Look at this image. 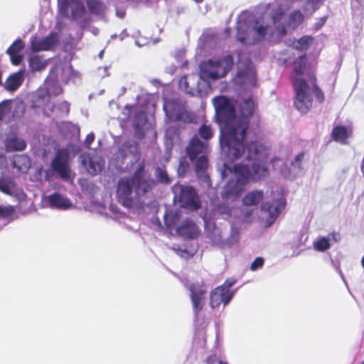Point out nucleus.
I'll return each mask as SVG.
<instances>
[{"mask_svg": "<svg viewBox=\"0 0 364 364\" xmlns=\"http://www.w3.org/2000/svg\"><path fill=\"white\" fill-rule=\"evenodd\" d=\"M216 118L223 124L220 144L227 149L244 141L248 133L257 137L262 134L261 117L258 105L252 99L243 100L236 114L235 105L226 96L214 97Z\"/></svg>", "mask_w": 364, "mask_h": 364, "instance_id": "obj_1", "label": "nucleus"}, {"mask_svg": "<svg viewBox=\"0 0 364 364\" xmlns=\"http://www.w3.org/2000/svg\"><path fill=\"white\" fill-rule=\"evenodd\" d=\"M244 155L246 160L252 161L250 169L252 181H257L269 175L266 161L269 155V149L265 144L257 139L244 140L226 150V156L232 161Z\"/></svg>", "mask_w": 364, "mask_h": 364, "instance_id": "obj_2", "label": "nucleus"}, {"mask_svg": "<svg viewBox=\"0 0 364 364\" xmlns=\"http://www.w3.org/2000/svg\"><path fill=\"white\" fill-rule=\"evenodd\" d=\"M234 59L231 55H227L218 60H208L201 64L203 74L211 80H218L225 77L232 69Z\"/></svg>", "mask_w": 364, "mask_h": 364, "instance_id": "obj_3", "label": "nucleus"}, {"mask_svg": "<svg viewBox=\"0 0 364 364\" xmlns=\"http://www.w3.org/2000/svg\"><path fill=\"white\" fill-rule=\"evenodd\" d=\"M292 85L295 92L294 105L298 111L306 114L311 107L313 102L310 87L307 81L302 77L294 79Z\"/></svg>", "mask_w": 364, "mask_h": 364, "instance_id": "obj_4", "label": "nucleus"}, {"mask_svg": "<svg viewBox=\"0 0 364 364\" xmlns=\"http://www.w3.org/2000/svg\"><path fill=\"white\" fill-rule=\"evenodd\" d=\"M175 194L174 198L177 199L182 208L191 210H197L200 208V201L196 190L190 186L175 184L173 187Z\"/></svg>", "mask_w": 364, "mask_h": 364, "instance_id": "obj_5", "label": "nucleus"}, {"mask_svg": "<svg viewBox=\"0 0 364 364\" xmlns=\"http://www.w3.org/2000/svg\"><path fill=\"white\" fill-rule=\"evenodd\" d=\"M210 241L221 248L230 247L238 241V229H205Z\"/></svg>", "mask_w": 364, "mask_h": 364, "instance_id": "obj_6", "label": "nucleus"}, {"mask_svg": "<svg viewBox=\"0 0 364 364\" xmlns=\"http://www.w3.org/2000/svg\"><path fill=\"white\" fill-rule=\"evenodd\" d=\"M130 178L135 192L138 196L148 193L156 185L155 181L145 171V166L143 164L139 165Z\"/></svg>", "mask_w": 364, "mask_h": 364, "instance_id": "obj_7", "label": "nucleus"}, {"mask_svg": "<svg viewBox=\"0 0 364 364\" xmlns=\"http://www.w3.org/2000/svg\"><path fill=\"white\" fill-rule=\"evenodd\" d=\"M51 167L63 179L67 180L70 178L69 152L67 149H61L56 151Z\"/></svg>", "mask_w": 364, "mask_h": 364, "instance_id": "obj_8", "label": "nucleus"}, {"mask_svg": "<svg viewBox=\"0 0 364 364\" xmlns=\"http://www.w3.org/2000/svg\"><path fill=\"white\" fill-rule=\"evenodd\" d=\"M190 297L194 314L198 317L199 312L205 305L207 287L203 282L191 284L189 287Z\"/></svg>", "mask_w": 364, "mask_h": 364, "instance_id": "obj_9", "label": "nucleus"}, {"mask_svg": "<svg viewBox=\"0 0 364 364\" xmlns=\"http://www.w3.org/2000/svg\"><path fill=\"white\" fill-rule=\"evenodd\" d=\"M134 185L130 177L119 181L117 189V197L119 203L126 208H132L134 205L132 197Z\"/></svg>", "mask_w": 364, "mask_h": 364, "instance_id": "obj_10", "label": "nucleus"}, {"mask_svg": "<svg viewBox=\"0 0 364 364\" xmlns=\"http://www.w3.org/2000/svg\"><path fill=\"white\" fill-rule=\"evenodd\" d=\"M286 205L285 200L280 198L277 201H274L273 204L269 203H262L261 205V210L264 213L263 219L265 221L266 226L270 227L274 223L277 219L281 210L284 208Z\"/></svg>", "mask_w": 364, "mask_h": 364, "instance_id": "obj_11", "label": "nucleus"}, {"mask_svg": "<svg viewBox=\"0 0 364 364\" xmlns=\"http://www.w3.org/2000/svg\"><path fill=\"white\" fill-rule=\"evenodd\" d=\"M235 293V291H227L221 287H216L210 294V306L213 309L218 307L221 304L225 306L231 301Z\"/></svg>", "mask_w": 364, "mask_h": 364, "instance_id": "obj_12", "label": "nucleus"}, {"mask_svg": "<svg viewBox=\"0 0 364 364\" xmlns=\"http://www.w3.org/2000/svg\"><path fill=\"white\" fill-rule=\"evenodd\" d=\"M58 40V33L53 32L42 39L33 40L31 42V48L33 52L50 50L55 47Z\"/></svg>", "mask_w": 364, "mask_h": 364, "instance_id": "obj_13", "label": "nucleus"}, {"mask_svg": "<svg viewBox=\"0 0 364 364\" xmlns=\"http://www.w3.org/2000/svg\"><path fill=\"white\" fill-rule=\"evenodd\" d=\"M244 186L236 181H229L221 193L222 198L231 200L237 199L240 196Z\"/></svg>", "mask_w": 364, "mask_h": 364, "instance_id": "obj_14", "label": "nucleus"}, {"mask_svg": "<svg viewBox=\"0 0 364 364\" xmlns=\"http://www.w3.org/2000/svg\"><path fill=\"white\" fill-rule=\"evenodd\" d=\"M205 144L199 139L198 136L195 135L190 140L186 148V151L189 159L193 161L199 154L205 152Z\"/></svg>", "mask_w": 364, "mask_h": 364, "instance_id": "obj_15", "label": "nucleus"}, {"mask_svg": "<svg viewBox=\"0 0 364 364\" xmlns=\"http://www.w3.org/2000/svg\"><path fill=\"white\" fill-rule=\"evenodd\" d=\"M341 237L339 232L333 231L326 237H318L313 242V247L319 252H323L328 250L331 247V242H337L341 240Z\"/></svg>", "mask_w": 364, "mask_h": 364, "instance_id": "obj_16", "label": "nucleus"}, {"mask_svg": "<svg viewBox=\"0 0 364 364\" xmlns=\"http://www.w3.org/2000/svg\"><path fill=\"white\" fill-rule=\"evenodd\" d=\"M352 134L350 128L343 125L335 126L331 133V139L341 144H347L349 137Z\"/></svg>", "mask_w": 364, "mask_h": 364, "instance_id": "obj_17", "label": "nucleus"}, {"mask_svg": "<svg viewBox=\"0 0 364 364\" xmlns=\"http://www.w3.org/2000/svg\"><path fill=\"white\" fill-rule=\"evenodd\" d=\"M233 172L236 176V181L245 186L250 180L252 176L250 168L247 165L237 164L233 166Z\"/></svg>", "mask_w": 364, "mask_h": 364, "instance_id": "obj_18", "label": "nucleus"}, {"mask_svg": "<svg viewBox=\"0 0 364 364\" xmlns=\"http://www.w3.org/2000/svg\"><path fill=\"white\" fill-rule=\"evenodd\" d=\"M208 159L206 156L202 154L196 159L195 171L197 176L207 183H210V177L207 173Z\"/></svg>", "mask_w": 364, "mask_h": 364, "instance_id": "obj_19", "label": "nucleus"}, {"mask_svg": "<svg viewBox=\"0 0 364 364\" xmlns=\"http://www.w3.org/2000/svg\"><path fill=\"white\" fill-rule=\"evenodd\" d=\"M180 215L173 210H166L164 215V220L166 228H196L195 223H190L186 225L178 226Z\"/></svg>", "mask_w": 364, "mask_h": 364, "instance_id": "obj_20", "label": "nucleus"}, {"mask_svg": "<svg viewBox=\"0 0 364 364\" xmlns=\"http://www.w3.org/2000/svg\"><path fill=\"white\" fill-rule=\"evenodd\" d=\"M264 198V192L262 190H254L248 192L242 198L243 205L257 207Z\"/></svg>", "mask_w": 364, "mask_h": 364, "instance_id": "obj_21", "label": "nucleus"}, {"mask_svg": "<svg viewBox=\"0 0 364 364\" xmlns=\"http://www.w3.org/2000/svg\"><path fill=\"white\" fill-rule=\"evenodd\" d=\"M82 164L86 167L87 172L92 176H95L100 173L103 168V163H101L94 157L89 156H82Z\"/></svg>", "mask_w": 364, "mask_h": 364, "instance_id": "obj_22", "label": "nucleus"}, {"mask_svg": "<svg viewBox=\"0 0 364 364\" xmlns=\"http://www.w3.org/2000/svg\"><path fill=\"white\" fill-rule=\"evenodd\" d=\"M31 159L26 154H17L13 157L12 166L19 171L26 173L31 167Z\"/></svg>", "mask_w": 364, "mask_h": 364, "instance_id": "obj_23", "label": "nucleus"}, {"mask_svg": "<svg viewBox=\"0 0 364 364\" xmlns=\"http://www.w3.org/2000/svg\"><path fill=\"white\" fill-rule=\"evenodd\" d=\"M164 235L181 236L185 239H193L197 236V229H161Z\"/></svg>", "mask_w": 364, "mask_h": 364, "instance_id": "obj_24", "label": "nucleus"}, {"mask_svg": "<svg viewBox=\"0 0 364 364\" xmlns=\"http://www.w3.org/2000/svg\"><path fill=\"white\" fill-rule=\"evenodd\" d=\"M5 147L7 151H21L26 149V141L19 137L11 136L5 141Z\"/></svg>", "mask_w": 364, "mask_h": 364, "instance_id": "obj_25", "label": "nucleus"}, {"mask_svg": "<svg viewBox=\"0 0 364 364\" xmlns=\"http://www.w3.org/2000/svg\"><path fill=\"white\" fill-rule=\"evenodd\" d=\"M47 200L50 205L57 208H68L70 206V200L58 193H54L48 196Z\"/></svg>", "mask_w": 364, "mask_h": 364, "instance_id": "obj_26", "label": "nucleus"}, {"mask_svg": "<svg viewBox=\"0 0 364 364\" xmlns=\"http://www.w3.org/2000/svg\"><path fill=\"white\" fill-rule=\"evenodd\" d=\"M86 4L89 12L92 14L102 15L106 10V6L102 0H87Z\"/></svg>", "mask_w": 364, "mask_h": 364, "instance_id": "obj_27", "label": "nucleus"}, {"mask_svg": "<svg viewBox=\"0 0 364 364\" xmlns=\"http://www.w3.org/2000/svg\"><path fill=\"white\" fill-rule=\"evenodd\" d=\"M23 77L20 73H16L9 77L5 83V88L9 91L16 90L22 84Z\"/></svg>", "mask_w": 364, "mask_h": 364, "instance_id": "obj_28", "label": "nucleus"}, {"mask_svg": "<svg viewBox=\"0 0 364 364\" xmlns=\"http://www.w3.org/2000/svg\"><path fill=\"white\" fill-rule=\"evenodd\" d=\"M28 65L32 72L40 71L45 69L47 62L39 55H33L29 58Z\"/></svg>", "mask_w": 364, "mask_h": 364, "instance_id": "obj_29", "label": "nucleus"}, {"mask_svg": "<svg viewBox=\"0 0 364 364\" xmlns=\"http://www.w3.org/2000/svg\"><path fill=\"white\" fill-rule=\"evenodd\" d=\"M309 82L312 86L313 92L316 100L319 103L323 102L325 96L323 92L318 87L317 85V79L314 75H311L309 77Z\"/></svg>", "mask_w": 364, "mask_h": 364, "instance_id": "obj_30", "label": "nucleus"}, {"mask_svg": "<svg viewBox=\"0 0 364 364\" xmlns=\"http://www.w3.org/2000/svg\"><path fill=\"white\" fill-rule=\"evenodd\" d=\"M304 14L299 10H295L289 15L288 25L293 28H296L304 21Z\"/></svg>", "mask_w": 364, "mask_h": 364, "instance_id": "obj_31", "label": "nucleus"}, {"mask_svg": "<svg viewBox=\"0 0 364 364\" xmlns=\"http://www.w3.org/2000/svg\"><path fill=\"white\" fill-rule=\"evenodd\" d=\"M237 40L245 45H253L254 41L252 38L250 37V33L243 29L241 26H239L237 30Z\"/></svg>", "mask_w": 364, "mask_h": 364, "instance_id": "obj_32", "label": "nucleus"}, {"mask_svg": "<svg viewBox=\"0 0 364 364\" xmlns=\"http://www.w3.org/2000/svg\"><path fill=\"white\" fill-rule=\"evenodd\" d=\"M15 208L12 205L3 206L0 205V219L11 221L14 219Z\"/></svg>", "mask_w": 364, "mask_h": 364, "instance_id": "obj_33", "label": "nucleus"}, {"mask_svg": "<svg viewBox=\"0 0 364 364\" xmlns=\"http://www.w3.org/2000/svg\"><path fill=\"white\" fill-rule=\"evenodd\" d=\"M306 65V56L303 55L297 58L294 62V70L296 74L302 75L304 73V70Z\"/></svg>", "mask_w": 364, "mask_h": 364, "instance_id": "obj_34", "label": "nucleus"}, {"mask_svg": "<svg viewBox=\"0 0 364 364\" xmlns=\"http://www.w3.org/2000/svg\"><path fill=\"white\" fill-rule=\"evenodd\" d=\"M14 183L10 178H0V191L7 195H11Z\"/></svg>", "mask_w": 364, "mask_h": 364, "instance_id": "obj_35", "label": "nucleus"}, {"mask_svg": "<svg viewBox=\"0 0 364 364\" xmlns=\"http://www.w3.org/2000/svg\"><path fill=\"white\" fill-rule=\"evenodd\" d=\"M198 134L204 140L210 139L213 136L211 125L203 123L198 129Z\"/></svg>", "mask_w": 364, "mask_h": 364, "instance_id": "obj_36", "label": "nucleus"}, {"mask_svg": "<svg viewBox=\"0 0 364 364\" xmlns=\"http://www.w3.org/2000/svg\"><path fill=\"white\" fill-rule=\"evenodd\" d=\"M85 14V8L82 3L77 2L71 9V18L77 20L84 16Z\"/></svg>", "mask_w": 364, "mask_h": 364, "instance_id": "obj_37", "label": "nucleus"}, {"mask_svg": "<svg viewBox=\"0 0 364 364\" xmlns=\"http://www.w3.org/2000/svg\"><path fill=\"white\" fill-rule=\"evenodd\" d=\"M254 31L256 33L257 36L252 38V41H254V44L262 41L267 34V26H255Z\"/></svg>", "mask_w": 364, "mask_h": 364, "instance_id": "obj_38", "label": "nucleus"}, {"mask_svg": "<svg viewBox=\"0 0 364 364\" xmlns=\"http://www.w3.org/2000/svg\"><path fill=\"white\" fill-rule=\"evenodd\" d=\"M25 44L22 40L16 39L6 50V53H19L23 50Z\"/></svg>", "mask_w": 364, "mask_h": 364, "instance_id": "obj_39", "label": "nucleus"}, {"mask_svg": "<svg viewBox=\"0 0 364 364\" xmlns=\"http://www.w3.org/2000/svg\"><path fill=\"white\" fill-rule=\"evenodd\" d=\"M305 156V152L302 151L299 154H298L294 159L291 161V166L296 169L301 170L303 169L302 167V162L304 160Z\"/></svg>", "mask_w": 364, "mask_h": 364, "instance_id": "obj_40", "label": "nucleus"}, {"mask_svg": "<svg viewBox=\"0 0 364 364\" xmlns=\"http://www.w3.org/2000/svg\"><path fill=\"white\" fill-rule=\"evenodd\" d=\"M312 41L311 36H304L298 40V43L301 48L306 49Z\"/></svg>", "mask_w": 364, "mask_h": 364, "instance_id": "obj_41", "label": "nucleus"}, {"mask_svg": "<svg viewBox=\"0 0 364 364\" xmlns=\"http://www.w3.org/2000/svg\"><path fill=\"white\" fill-rule=\"evenodd\" d=\"M9 56L13 65H18L23 60V56L20 53H6Z\"/></svg>", "mask_w": 364, "mask_h": 364, "instance_id": "obj_42", "label": "nucleus"}, {"mask_svg": "<svg viewBox=\"0 0 364 364\" xmlns=\"http://www.w3.org/2000/svg\"><path fill=\"white\" fill-rule=\"evenodd\" d=\"M283 10L281 7L277 8L273 13L272 16V19L274 23H276L280 21L284 16Z\"/></svg>", "mask_w": 364, "mask_h": 364, "instance_id": "obj_43", "label": "nucleus"}, {"mask_svg": "<svg viewBox=\"0 0 364 364\" xmlns=\"http://www.w3.org/2000/svg\"><path fill=\"white\" fill-rule=\"evenodd\" d=\"M172 250L180 257L188 259L192 256V254L189 253L186 250L182 249L180 247H173Z\"/></svg>", "mask_w": 364, "mask_h": 364, "instance_id": "obj_44", "label": "nucleus"}, {"mask_svg": "<svg viewBox=\"0 0 364 364\" xmlns=\"http://www.w3.org/2000/svg\"><path fill=\"white\" fill-rule=\"evenodd\" d=\"M264 265V259L262 257H257L251 264L250 269L252 271H256L258 269H261Z\"/></svg>", "mask_w": 364, "mask_h": 364, "instance_id": "obj_45", "label": "nucleus"}, {"mask_svg": "<svg viewBox=\"0 0 364 364\" xmlns=\"http://www.w3.org/2000/svg\"><path fill=\"white\" fill-rule=\"evenodd\" d=\"M236 279L233 278H229L225 280L224 284L219 287H221L223 289L227 291H233L232 290H230V288L235 284Z\"/></svg>", "mask_w": 364, "mask_h": 364, "instance_id": "obj_46", "label": "nucleus"}, {"mask_svg": "<svg viewBox=\"0 0 364 364\" xmlns=\"http://www.w3.org/2000/svg\"><path fill=\"white\" fill-rule=\"evenodd\" d=\"M157 178L161 183L168 184L170 182V179L168 176V174L165 171L159 170Z\"/></svg>", "mask_w": 364, "mask_h": 364, "instance_id": "obj_47", "label": "nucleus"}, {"mask_svg": "<svg viewBox=\"0 0 364 364\" xmlns=\"http://www.w3.org/2000/svg\"><path fill=\"white\" fill-rule=\"evenodd\" d=\"M189 168V164L186 161V158L183 157L180 159V163L178 166V171H181L183 173L186 172Z\"/></svg>", "mask_w": 364, "mask_h": 364, "instance_id": "obj_48", "label": "nucleus"}, {"mask_svg": "<svg viewBox=\"0 0 364 364\" xmlns=\"http://www.w3.org/2000/svg\"><path fill=\"white\" fill-rule=\"evenodd\" d=\"M328 18V16H324L320 18L318 21L315 23L314 28L316 30L321 29L323 25L326 23Z\"/></svg>", "mask_w": 364, "mask_h": 364, "instance_id": "obj_49", "label": "nucleus"}, {"mask_svg": "<svg viewBox=\"0 0 364 364\" xmlns=\"http://www.w3.org/2000/svg\"><path fill=\"white\" fill-rule=\"evenodd\" d=\"M95 137V134L92 132L88 134L86 136V138L85 139V144L86 146L90 147L91 144L94 141Z\"/></svg>", "mask_w": 364, "mask_h": 364, "instance_id": "obj_50", "label": "nucleus"}, {"mask_svg": "<svg viewBox=\"0 0 364 364\" xmlns=\"http://www.w3.org/2000/svg\"><path fill=\"white\" fill-rule=\"evenodd\" d=\"M252 213H253V209L250 210V209L245 208V209H242L241 210V215L243 217V219L245 220L250 218V216L252 214Z\"/></svg>", "mask_w": 364, "mask_h": 364, "instance_id": "obj_51", "label": "nucleus"}, {"mask_svg": "<svg viewBox=\"0 0 364 364\" xmlns=\"http://www.w3.org/2000/svg\"><path fill=\"white\" fill-rule=\"evenodd\" d=\"M215 362L218 363V360L215 355H210L206 359L207 364H215Z\"/></svg>", "mask_w": 364, "mask_h": 364, "instance_id": "obj_52", "label": "nucleus"}, {"mask_svg": "<svg viewBox=\"0 0 364 364\" xmlns=\"http://www.w3.org/2000/svg\"><path fill=\"white\" fill-rule=\"evenodd\" d=\"M5 114L4 102L0 104V120H1Z\"/></svg>", "mask_w": 364, "mask_h": 364, "instance_id": "obj_53", "label": "nucleus"}, {"mask_svg": "<svg viewBox=\"0 0 364 364\" xmlns=\"http://www.w3.org/2000/svg\"><path fill=\"white\" fill-rule=\"evenodd\" d=\"M50 95L48 92H45L43 94H39L38 95V98H42L43 100H46L47 101L50 100Z\"/></svg>", "mask_w": 364, "mask_h": 364, "instance_id": "obj_54", "label": "nucleus"}, {"mask_svg": "<svg viewBox=\"0 0 364 364\" xmlns=\"http://www.w3.org/2000/svg\"><path fill=\"white\" fill-rule=\"evenodd\" d=\"M320 0H309V2H311V4H315V3H317Z\"/></svg>", "mask_w": 364, "mask_h": 364, "instance_id": "obj_55", "label": "nucleus"}, {"mask_svg": "<svg viewBox=\"0 0 364 364\" xmlns=\"http://www.w3.org/2000/svg\"><path fill=\"white\" fill-rule=\"evenodd\" d=\"M218 364H228V363L227 362H224L223 360H218Z\"/></svg>", "mask_w": 364, "mask_h": 364, "instance_id": "obj_56", "label": "nucleus"}, {"mask_svg": "<svg viewBox=\"0 0 364 364\" xmlns=\"http://www.w3.org/2000/svg\"><path fill=\"white\" fill-rule=\"evenodd\" d=\"M361 264H362V267L364 268V256L362 258Z\"/></svg>", "mask_w": 364, "mask_h": 364, "instance_id": "obj_57", "label": "nucleus"}, {"mask_svg": "<svg viewBox=\"0 0 364 364\" xmlns=\"http://www.w3.org/2000/svg\"><path fill=\"white\" fill-rule=\"evenodd\" d=\"M197 3H201L203 0H194Z\"/></svg>", "mask_w": 364, "mask_h": 364, "instance_id": "obj_58", "label": "nucleus"}, {"mask_svg": "<svg viewBox=\"0 0 364 364\" xmlns=\"http://www.w3.org/2000/svg\"><path fill=\"white\" fill-rule=\"evenodd\" d=\"M1 84V73L0 72V85Z\"/></svg>", "mask_w": 364, "mask_h": 364, "instance_id": "obj_59", "label": "nucleus"}, {"mask_svg": "<svg viewBox=\"0 0 364 364\" xmlns=\"http://www.w3.org/2000/svg\"><path fill=\"white\" fill-rule=\"evenodd\" d=\"M286 33V31L285 29L283 28V34H285Z\"/></svg>", "mask_w": 364, "mask_h": 364, "instance_id": "obj_60", "label": "nucleus"}, {"mask_svg": "<svg viewBox=\"0 0 364 364\" xmlns=\"http://www.w3.org/2000/svg\"><path fill=\"white\" fill-rule=\"evenodd\" d=\"M361 364H364V360L362 362V363H361Z\"/></svg>", "mask_w": 364, "mask_h": 364, "instance_id": "obj_61", "label": "nucleus"}]
</instances>
